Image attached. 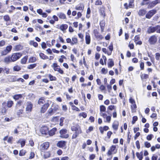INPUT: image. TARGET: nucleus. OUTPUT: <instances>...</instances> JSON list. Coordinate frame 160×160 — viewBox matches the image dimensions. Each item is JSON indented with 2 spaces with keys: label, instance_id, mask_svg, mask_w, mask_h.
<instances>
[{
  "label": "nucleus",
  "instance_id": "f257e3e1",
  "mask_svg": "<svg viewBox=\"0 0 160 160\" xmlns=\"http://www.w3.org/2000/svg\"><path fill=\"white\" fill-rule=\"evenodd\" d=\"M71 129L72 131L75 132L72 136V139L76 138L79 134L82 133L80 126L77 124L72 126Z\"/></svg>",
  "mask_w": 160,
  "mask_h": 160
},
{
  "label": "nucleus",
  "instance_id": "f03ea898",
  "mask_svg": "<svg viewBox=\"0 0 160 160\" xmlns=\"http://www.w3.org/2000/svg\"><path fill=\"white\" fill-rule=\"evenodd\" d=\"M117 152V149L116 148L115 145H112L110 148L108 152L107 155L110 156L112 154H115Z\"/></svg>",
  "mask_w": 160,
  "mask_h": 160
},
{
  "label": "nucleus",
  "instance_id": "7ed1b4c3",
  "mask_svg": "<svg viewBox=\"0 0 160 160\" xmlns=\"http://www.w3.org/2000/svg\"><path fill=\"white\" fill-rule=\"evenodd\" d=\"M129 101L131 104V107L132 112H135L137 108V106L135 100L132 97H130L129 99Z\"/></svg>",
  "mask_w": 160,
  "mask_h": 160
},
{
  "label": "nucleus",
  "instance_id": "20e7f679",
  "mask_svg": "<svg viewBox=\"0 0 160 160\" xmlns=\"http://www.w3.org/2000/svg\"><path fill=\"white\" fill-rule=\"evenodd\" d=\"M67 130L66 129H63L60 131V137L62 138H68L69 135L67 133Z\"/></svg>",
  "mask_w": 160,
  "mask_h": 160
},
{
  "label": "nucleus",
  "instance_id": "39448f33",
  "mask_svg": "<svg viewBox=\"0 0 160 160\" xmlns=\"http://www.w3.org/2000/svg\"><path fill=\"white\" fill-rule=\"evenodd\" d=\"M22 53L17 52L13 53L11 57L12 59V62H14L19 59L22 56Z\"/></svg>",
  "mask_w": 160,
  "mask_h": 160
},
{
  "label": "nucleus",
  "instance_id": "423d86ee",
  "mask_svg": "<svg viewBox=\"0 0 160 160\" xmlns=\"http://www.w3.org/2000/svg\"><path fill=\"white\" fill-rule=\"evenodd\" d=\"M51 102V101L48 100L47 102L41 108L40 111L42 113H44L47 109Z\"/></svg>",
  "mask_w": 160,
  "mask_h": 160
},
{
  "label": "nucleus",
  "instance_id": "0eeeda50",
  "mask_svg": "<svg viewBox=\"0 0 160 160\" xmlns=\"http://www.w3.org/2000/svg\"><path fill=\"white\" fill-rule=\"evenodd\" d=\"M157 41V37L155 35L151 36L148 40L149 43L151 44H154L156 43Z\"/></svg>",
  "mask_w": 160,
  "mask_h": 160
},
{
  "label": "nucleus",
  "instance_id": "6e6552de",
  "mask_svg": "<svg viewBox=\"0 0 160 160\" xmlns=\"http://www.w3.org/2000/svg\"><path fill=\"white\" fill-rule=\"evenodd\" d=\"M33 104L31 102H28L26 103V110L27 113L31 112L32 109Z\"/></svg>",
  "mask_w": 160,
  "mask_h": 160
},
{
  "label": "nucleus",
  "instance_id": "1a4fd4ad",
  "mask_svg": "<svg viewBox=\"0 0 160 160\" xmlns=\"http://www.w3.org/2000/svg\"><path fill=\"white\" fill-rule=\"evenodd\" d=\"M85 42L87 44L89 45L91 42V37L90 34L87 32H85Z\"/></svg>",
  "mask_w": 160,
  "mask_h": 160
},
{
  "label": "nucleus",
  "instance_id": "9d476101",
  "mask_svg": "<svg viewBox=\"0 0 160 160\" xmlns=\"http://www.w3.org/2000/svg\"><path fill=\"white\" fill-rule=\"evenodd\" d=\"M156 12V11L155 10H152L146 14V17L148 18H151L152 16Z\"/></svg>",
  "mask_w": 160,
  "mask_h": 160
},
{
  "label": "nucleus",
  "instance_id": "9b49d317",
  "mask_svg": "<svg viewBox=\"0 0 160 160\" xmlns=\"http://www.w3.org/2000/svg\"><path fill=\"white\" fill-rule=\"evenodd\" d=\"M94 34L95 38L98 40H101L103 38L102 35L97 30H94Z\"/></svg>",
  "mask_w": 160,
  "mask_h": 160
},
{
  "label": "nucleus",
  "instance_id": "f8f14e48",
  "mask_svg": "<svg viewBox=\"0 0 160 160\" xmlns=\"http://www.w3.org/2000/svg\"><path fill=\"white\" fill-rule=\"evenodd\" d=\"M49 146V143L48 142H46L41 145V149L42 150H45L47 149Z\"/></svg>",
  "mask_w": 160,
  "mask_h": 160
},
{
  "label": "nucleus",
  "instance_id": "ddd939ff",
  "mask_svg": "<svg viewBox=\"0 0 160 160\" xmlns=\"http://www.w3.org/2000/svg\"><path fill=\"white\" fill-rule=\"evenodd\" d=\"M40 131L42 134L46 135L48 132V128L46 126L42 127L40 129Z\"/></svg>",
  "mask_w": 160,
  "mask_h": 160
},
{
  "label": "nucleus",
  "instance_id": "4468645a",
  "mask_svg": "<svg viewBox=\"0 0 160 160\" xmlns=\"http://www.w3.org/2000/svg\"><path fill=\"white\" fill-rule=\"evenodd\" d=\"M66 142L64 141H59L57 144V146L60 148H62L66 146Z\"/></svg>",
  "mask_w": 160,
  "mask_h": 160
},
{
  "label": "nucleus",
  "instance_id": "2eb2a0df",
  "mask_svg": "<svg viewBox=\"0 0 160 160\" xmlns=\"http://www.w3.org/2000/svg\"><path fill=\"white\" fill-rule=\"evenodd\" d=\"M37 12L39 14L42 16L43 18H46L47 16V14L45 12H43L42 10L41 9H39L37 10Z\"/></svg>",
  "mask_w": 160,
  "mask_h": 160
},
{
  "label": "nucleus",
  "instance_id": "dca6fc26",
  "mask_svg": "<svg viewBox=\"0 0 160 160\" xmlns=\"http://www.w3.org/2000/svg\"><path fill=\"white\" fill-rule=\"evenodd\" d=\"M6 104L5 102H3L2 103V108L0 109V112L2 114H5L7 112V109L5 107V106Z\"/></svg>",
  "mask_w": 160,
  "mask_h": 160
},
{
  "label": "nucleus",
  "instance_id": "f3484780",
  "mask_svg": "<svg viewBox=\"0 0 160 160\" xmlns=\"http://www.w3.org/2000/svg\"><path fill=\"white\" fill-rule=\"evenodd\" d=\"M41 154L44 158H49L51 155L49 152H44L43 153H41Z\"/></svg>",
  "mask_w": 160,
  "mask_h": 160
},
{
  "label": "nucleus",
  "instance_id": "a211bd4d",
  "mask_svg": "<svg viewBox=\"0 0 160 160\" xmlns=\"http://www.w3.org/2000/svg\"><path fill=\"white\" fill-rule=\"evenodd\" d=\"M119 126V122L117 121H115L112 124V127L113 129L115 131H117Z\"/></svg>",
  "mask_w": 160,
  "mask_h": 160
},
{
  "label": "nucleus",
  "instance_id": "6ab92c4d",
  "mask_svg": "<svg viewBox=\"0 0 160 160\" xmlns=\"http://www.w3.org/2000/svg\"><path fill=\"white\" fill-rule=\"evenodd\" d=\"M12 62L11 57L10 56H8L5 58L4 59V62L7 64H8Z\"/></svg>",
  "mask_w": 160,
  "mask_h": 160
},
{
  "label": "nucleus",
  "instance_id": "aec40b11",
  "mask_svg": "<svg viewBox=\"0 0 160 160\" xmlns=\"http://www.w3.org/2000/svg\"><path fill=\"white\" fill-rule=\"evenodd\" d=\"M57 15L61 19H64L66 18L65 14L63 13L59 12L57 14Z\"/></svg>",
  "mask_w": 160,
  "mask_h": 160
},
{
  "label": "nucleus",
  "instance_id": "412c9836",
  "mask_svg": "<svg viewBox=\"0 0 160 160\" xmlns=\"http://www.w3.org/2000/svg\"><path fill=\"white\" fill-rule=\"evenodd\" d=\"M68 28V25L66 24H62L59 27V29L61 31H65Z\"/></svg>",
  "mask_w": 160,
  "mask_h": 160
},
{
  "label": "nucleus",
  "instance_id": "4be33fe9",
  "mask_svg": "<svg viewBox=\"0 0 160 160\" xmlns=\"http://www.w3.org/2000/svg\"><path fill=\"white\" fill-rule=\"evenodd\" d=\"M57 129L56 128H53L48 131V133L50 136H52L55 134V132L56 131Z\"/></svg>",
  "mask_w": 160,
  "mask_h": 160
},
{
  "label": "nucleus",
  "instance_id": "5701e85b",
  "mask_svg": "<svg viewBox=\"0 0 160 160\" xmlns=\"http://www.w3.org/2000/svg\"><path fill=\"white\" fill-rule=\"evenodd\" d=\"M146 13V10L144 9H141L139 10L138 13L139 16H143Z\"/></svg>",
  "mask_w": 160,
  "mask_h": 160
},
{
  "label": "nucleus",
  "instance_id": "b1692460",
  "mask_svg": "<svg viewBox=\"0 0 160 160\" xmlns=\"http://www.w3.org/2000/svg\"><path fill=\"white\" fill-rule=\"evenodd\" d=\"M155 31V27H149L147 30V32L148 33H153Z\"/></svg>",
  "mask_w": 160,
  "mask_h": 160
},
{
  "label": "nucleus",
  "instance_id": "393cba45",
  "mask_svg": "<svg viewBox=\"0 0 160 160\" xmlns=\"http://www.w3.org/2000/svg\"><path fill=\"white\" fill-rule=\"evenodd\" d=\"M157 2L155 1H153L149 4L148 8H151L155 6Z\"/></svg>",
  "mask_w": 160,
  "mask_h": 160
},
{
  "label": "nucleus",
  "instance_id": "a878e982",
  "mask_svg": "<svg viewBox=\"0 0 160 160\" xmlns=\"http://www.w3.org/2000/svg\"><path fill=\"white\" fill-rule=\"evenodd\" d=\"M143 152H141L140 153L137 152L136 153V156L138 158L139 160H142L143 158Z\"/></svg>",
  "mask_w": 160,
  "mask_h": 160
},
{
  "label": "nucleus",
  "instance_id": "bb28decb",
  "mask_svg": "<svg viewBox=\"0 0 160 160\" xmlns=\"http://www.w3.org/2000/svg\"><path fill=\"white\" fill-rule=\"evenodd\" d=\"M54 70L55 71H58L60 74H63V71L61 69L60 67L59 66H58V67L55 68Z\"/></svg>",
  "mask_w": 160,
  "mask_h": 160
},
{
  "label": "nucleus",
  "instance_id": "cd10ccee",
  "mask_svg": "<svg viewBox=\"0 0 160 160\" xmlns=\"http://www.w3.org/2000/svg\"><path fill=\"white\" fill-rule=\"evenodd\" d=\"M100 12L101 15L103 17L105 16V8L103 7L100 8Z\"/></svg>",
  "mask_w": 160,
  "mask_h": 160
},
{
  "label": "nucleus",
  "instance_id": "c85d7f7f",
  "mask_svg": "<svg viewBox=\"0 0 160 160\" xmlns=\"http://www.w3.org/2000/svg\"><path fill=\"white\" fill-rule=\"evenodd\" d=\"M22 47L20 45H18L15 46L14 49L15 51H18L22 49Z\"/></svg>",
  "mask_w": 160,
  "mask_h": 160
},
{
  "label": "nucleus",
  "instance_id": "c756f323",
  "mask_svg": "<svg viewBox=\"0 0 160 160\" xmlns=\"http://www.w3.org/2000/svg\"><path fill=\"white\" fill-rule=\"evenodd\" d=\"M84 6L82 4H80L79 6L76 7L75 9L78 10H82V11L84 9Z\"/></svg>",
  "mask_w": 160,
  "mask_h": 160
},
{
  "label": "nucleus",
  "instance_id": "7c9ffc66",
  "mask_svg": "<svg viewBox=\"0 0 160 160\" xmlns=\"http://www.w3.org/2000/svg\"><path fill=\"white\" fill-rule=\"evenodd\" d=\"M39 56L41 58L43 59H48V56L45 55L44 53L42 52H41L39 53Z\"/></svg>",
  "mask_w": 160,
  "mask_h": 160
},
{
  "label": "nucleus",
  "instance_id": "2f4dec72",
  "mask_svg": "<svg viewBox=\"0 0 160 160\" xmlns=\"http://www.w3.org/2000/svg\"><path fill=\"white\" fill-rule=\"evenodd\" d=\"M78 43V39L77 38L75 37L72 38V41L71 45H73L74 44Z\"/></svg>",
  "mask_w": 160,
  "mask_h": 160
},
{
  "label": "nucleus",
  "instance_id": "473e14b6",
  "mask_svg": "<svg viewBox=\"0 0 160 160\" xmlns=\"http://www.w3.org/2000/svg\"><path fill=\"white\" fill-rule=\"evenodd\" d=\"M28 57L27 56H25L24 58H23L21 61V63L22 64H24L26 63L27 59H28Z\"/></svg>",
  "mask_w": 160,
  "mask_h": 160
},
{
  "label": "nucleus",
  "instance_id": "72a5a7b5",
  "mask_svg": "<svg viewBox=\"0 0 160 160\" xmlns=\"http://www.w3.org/2000/svg\"><path fill=\"white\" fill-rule=\"evenodd\" d=\"M114 62L112 59H109V62L108 63V66L109 68H111L114 65Z\"/></svg>",
  "mask_w": 160,
  "mask_h": 160
},
{
  "label": "nucleus",
  "instance_id": "f704fd0d",
  "mask_svg": "<svg viewBox=\"0 0 160 160\" xmlns=\"http://www.w3.org/2000/svg\"><path fill=\"white\" fill-rule=\"evenodd\" d=\"M17 143H20L21 147H22L25 145V141L22 139H20L18 141Z\"/></svg>",
  "mask_w": 160,
  "mask_h": 160
},
{
  "label": "nucleus",
  "instance_id": "c9c22d12",
  "mask_svg": "<svg viewBox=\"0 0 160 160\" xmlns=\"http://www.w3.org/2000/svg\"><path fill=\"white\" fill-rule=\"evenodd\" d=\"M13 104V102L11 100L8 101L7 103V106L9 108H11Z\"/></svg>",
  "mask_w": 160,
  "mask_h": 160
},
{
  "label": "nucleus",
  "instance_id": "e433bc0d",
  "mask_svg": "<svg viewBox=\"0 0 160 160\" xmlns=\"http://www.w3.org/2000/svg\"><path fill=\"white\" fill-rule=\"evenodd\" d=\"M108 48L110 50V52H107V54L108 55H111L112 52L113 50V46L111 44L108 47Z\"/></svg>",
  "mask_w": 160,
  "mask_h": 160
},
{
  "label": "nucleus",
  "instance_id": "4c0bfd02",
  "mask_svg": "<svg viewBox=\"0 0 160 160\" xmlns=\"http://www.w3.org/2000/svg\"><path fill=\"white\" fill-rule=\"evenodd\" d=\"M29 44L31 45H33L35 47H37L38 46L37 43L34 41H31L29 42Z\"/></svg>",
  "mask_w": 160,
  "mask_h": 160
},
{
  "label": "nucleus",
  "instance_id": "58836bf2",
  "mask_svg": "<svg viewBox=\"0 0 160 160\" xmlns=\"http://www.w3.org/2000/svg\"><path fill=\"white\" fill-rule=\"evenodd\" d=\"M13 78H14L15 80H13L14 82H15L16 81H20L22 82H23L24 81V80L22 78H17L16 77H13Z\"/></svg>",
  "mask_w": 160,
  "mask_h": 160
},
{
  "label": "nucleus",
  "instance_id": "ea45409f",
  "mask_svg": "<svg viewBox=\"0 0 160 160\" xmlns=\"http://www.w3.org/2000/svg\"><path fill=\"white\" fill-rule=\"evenodd\" d=\"M13 69L14 71H18L21 69V68L19 66L16 65L13 67Z\"/></svg>",
  "mask_w": 160,
  "mask_h": 160
},
{
  "label": "nucleus",
  "instance_id": "a19ab883",
  "mask_svg": "<svg viewBox=\"0 0 160 160\" xmlns=\"http://www.w3.org/2000/svg\"><path fill=\"white\" fill-rule=\"evenodd\" d=\"M45 102L44 98H42L39 99L38 101V104L41 105L43 104Z\"/></svg>",
  "mask_w": 160,
  "mask_h": 160
},
{
  "label": "nucleus",
  "instance_id": "79ce46f5",
  "mask_svg": "<svg viewBox=\"0 0 160 160\" xmlns=\"http://www.w3.org/2000/svg\"><path fill=\"white\" fill-rule=\"evenodd\" d=\"M141 78L142 79H146L148 78V74H142L141 76Z\"/></svg>",
  "mask_w": 160,
  "mask_h": 160
},
{
  "label": "nucleus",
  "instance_id": "37998d69",
  "mask_svg": "<svg viewBox=\"0 0 160 160\" xmlns=\"http://www.w3.org/2000/svg\"><path fill=\"white\" fill-rule=\"evenodd\" d=\"M134 0H129V3L128 4V7L129 8H132L133 6V3Z\"/></svg>",
  "mask_w": 160,
  "mask_h": 160
},
{
  "label": "nucleus",
  "instance_id": "c03bdc74",
  "mask_svg": "<svg viewBox=\"0 0 160 160\" xmlns=\"http://www.w3.org/2000/svg\"><path fill=\"white\" fill-rule=\"evenodd\" d=\"M48 77L49 78L50 81H55L56 79V78L55 77L53 76L50 74L48 75Z\"/></svg>",
  "mask_w": 160,
  "mask_h": 160
},
{
  "label": "nucleus",
  "instance_id": "a18cd8bd",
  "mask_svg": "<svg viewBox=\"0 0 160 160\" xmlns=\"http://www.w3.org/2000/svg\"><path fill=\"white\" fill-rule=\"evenodd\" d=\"M100 112H105L106 111V108L105 106L104 105H101L100 106Z\"/></svg>",
  "mask_w": 160,
  "mask_h": 160
},
{
  "label": "nucleus",
  "instance_id": "49530a36",
  "mask_svg": "<svg viewBox=\"0 0 160 160\" xmlns=\"http://www.w3.org/2000/svg\"><path fill=\"white\" fill-rule=\"evenodd\" d=\"M36 58L34 57H32L30 58L29 60V62H34L36 61Z\"/></svg>",
  "mask_w": 160,
  "mask_h": 160
},
{
  "label": "nucleus",
  "instance_id": "de8ad7c7",
  "mask_svg": "<svg viewBox=\"0 0 160 160\" xmlns=\"http://www.w3.org/2000/svg\"><path fill=\"white\" fill-rule=\"evenodd\" d=\"M22 96L21 94L15 95L13 96V98L16 100H18L20 98H21Z\"/></svg>",
  "mask_w": 160,
  "mask_h": 160
},
{
  "label": "nucleus",
  "instance_id": "09e8293b",
  "mask_svg": "<svg viewBox=\"0 0 160 160\" xmlns=\"http://www.w3.org/2000/svg\"><path fill=\"white\" fill-rule=\"evenodd\" d=\"M144 145L145 147L147 148H149L151 146V145L150 143L147 141L144 142Z\"/></svg>",
  "mask_w": 160,
  "mask_h": 160
},
{
  "label": "nucleus",
  "instance_id": "8fccbe9b",
  "mask_svg": "<svg viewBox=\"0 0 160 160\" xmlns=\"http://www.w3.org/2000/svg\"><path fill=\"white\" fill-rule=\"evenodd\" d=\"M106 118V121H104L105 122H107L108 123H110L111 120V117L110 116H107L105 118Z\"/></svg>",
  "mask_w": 160,
  "mask_h": 160
},
{
  "label": "nucleus",
  "instance_id": "3c124183",
  "mask_svg": "<svg viewBox=\"0 0 160 160\" xmlns=\"http://www.w3.org/2000/svg\"><path fill=\"white\" fill-rule=\"evenodd\" d=\"M8 53V52L7 50L5 49L3 50L1 52V55L2 56L5 55Z\"/></svg>",
  "mask_w": 160,
  "mask_h": 160
},
{
  "label": "nucleus",
  "instance_id": "603ef678",
  "mask_svg": "<svg viewBox=\"0 0 160 160\" xmlns=\"http://www.w3.org/2000/svg\"><path fill=\"white\" fill-rule=\"evenodd\" d=\"M12 48V46L11 45H9L6 47V49L9 53L11 50Z\"/></svg>",
  "mask_w": 160,
  "mask_h": 160
},
{
  "label": "nucleus",
  "instance_id": "864d4df0",
  "mask_svg": "<svg viewBox=\"0 0 160 160\" xmlns=\"http://www.w3.org/2000/svg\"><path fill=\"white\" fill-rule=\"evenodd\" d=\"M153 137V136L152 134H150L148 135L147 136V137H146V138H147V140H149V141L151 140Z\"/></svg>",
  "mask_w": 160,
  "mask_h": 160
},
{
  "label": "nucleus",
  "instance_id": "5fc2aeb1",
  "mask_svg": "<svg viewBox=\"0 0 160 160\" xmlns=\"http://www.w3.org/2000/svg\"><path fill=\"white\" fill-rule=\"evenodd\" d=\"M64 117H62L60 118V123L59 125L60 126H62L63 125V122L64 120Z\"/></svg>",
  "mask_w": 160,
  "mask_h": 160
},
{
  "label": "nucleus",
  "instance_id": "6e6d98bb",
  "mask_svg": "<svg viewBox=\"0 0 160 160\" xmlns=\"http://www.w3.org/2000/svg\"><path fill=\"white\" fill-rule=\"evenodd\" d=\"M155 31L158 33H160V26L158 25L155 27Z\"/></svg>",
  "mask_w": 160,
  "mask_h": 160
},
{
  "label": "nucleus",
  "instance_id": "4d7b16f0",
  "mask_svg": "<svg viewBox=\"0 0 160 160\" xmlns=\"http://www.w3.org/2000/svg\"><path fill=\"white\" fill-rule=\"evenodd\" d=\"M36 66V64H30L28 66V68L29 69H32L33 68H35Z\"/></svg>",
  "mask_w": 160,
  "mask_h": 160
},
{
  "label": "nucleus",
  "instance_id": "13d9d810",
  "mask_svg": "<svg viewBox=\"0 0 160 160\" xmlns=\"http://www.w3.org/2000/svg\"><path fill=\"white\" fill-rule=\"evenodd\" d=\"M77 17L75 18V19H78L79 18H80L82 16V14H81V13L80 12H78L77 13Z\"/></svg>",
  "mask_w": 160,
  "mask_h": 160
},
{
  "label": "nucleus",
  "instance_id": "bf43d9fd",
  "mask_svg": "<svg viewBox=\"0 0 160 160\" xmlns=\"http://www.w3.org/2000/svg\"><path fill=\"white\" fill-rule=\"evenodd\" d=\"M3 18L4 20L6 21H10V18L9 17L8 15H6L4 16Z\"/></svg>",
  "mask_w": 160,
  "mask_h": 160
},
{
  "label": "nucleus",
  "instance_id": "052dcab7",
  "mask_svg": "<svg viewBox=\"0 0 160 160\" xmlns=\"http://www.w3.org/2000/svg\"><path fill=\"white\" fill-rule=\"evenodd\" d=\"M102 2L101 0H97L95 3V4L96 5H101Z\"/></svg>",
  "mask_w": 160,
  "mask_h": 160
},
{
  "label": "nucleus",
  "instance_id": "680f3d73",
  "mask_svg": "<svg viewBox=\"0 0 160 160\" xmlns=\"http://www.w3.org/2000/svg\"><path fill=\"white\" fill-rule=\"evenodd\" d=\"M79 116H82L83 118H85L87 116V114L85 112L81 113L79 114Z\"/></svg>",
  "mask_w": 160,
  "mask_h": 160
},
{
  "label": "nucleus",
  "instance_id": "e2e57ef3",
  "mask_svg": "<svg viewBox=\"0 0 160 160\" xmlns=\"http://www.w3.org/2000/svg\"><path fill=\"white\" fill-rule=\"evenodd\" d=\"M25 153V151L24 150H22L20 151L19 153V155L20 156H24Z\"/></svg>",
  "mask_w": 160,
  "mask_h": 160
},
{
  "label": "nucleus",
  "instance_id": "0e129e2a",
  "mask_svg": "<svg viewBox=\"0 0 160 160\" xmlns=\"http://www.w3.org/2000/svg\"><path fill=\"white\" fill-rule=\"evenodd\" d=\"M93 128L92 126L90 127L88 129H87L86 131V132L87 133H88L92 131L93 130Z\"/></svg>",
  "mask_w": 160,
  "mask_h": 160
},
{
  "label": "nucleus",
  "instance_id": "69168bd1",
  "mask_svg": "<svg viewBox=\"0 0 160 160\" xmlns=\"http://www.w3.org/2000/svg\"><path fill=\"white\" fill-rule=\"evenodd\" d=\"M138 118L137 116H134L132 118V123L134 124L135 122L137 120Z\"/></svg>",
  "mask_w": 160,
  "mask_h": 160
},
{
  "label": "nucleus",
  "instance_id": "338daca9",
  "mask_svg": "<svg viewBox=\"0 0 160 160\" xmlns=\"http://www.w3.org/2000/svg\"><path fill=\"white\" fill-rule=\"evenodd\" d=\"M112 132L111 131H108L107 133V136L108 138H110L111 135L112 134Z\"/></svg>",
  "mask_w": 160,
  "mask_h": 160
},
{
  "label": "nucleus",
  "instance_id": "774afa93",
  "mask_svg": "<svg viewBox=\"0 0 160 160\" xmlns=\"http://www.w3.org/2000/svg\"><path fill=\"white\" fill-rule=\"evenodd\" d=\"M72 110H75L77 111H80V110L75 105L73 106V107L72 108Z\"/></svg>",
  "mask_w": 160,
  "mask_h": 160
}]
</instances>
